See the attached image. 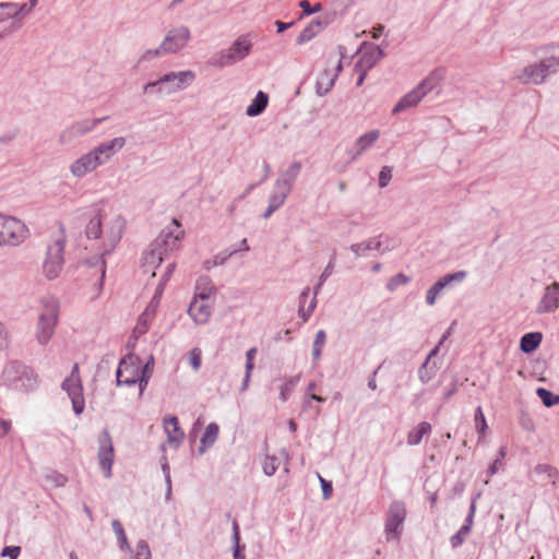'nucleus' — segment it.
<instances>
[{
	"mask_svg": "<svg viewBox=\"0 0 559 559\" xmlns=\"http://www.w3.org/2000/svg\"><path fill=\"white\" fill-rule=\"evenodd\" d=\"M126 226L127 222L122 214L104 206L98 207L86 224L85 235L87 239L97 241L96 248L99 252V257L94 262L88 260L87 263L92 266H98L100 280L104 278L106 272L104 258L116 249Z\"/></svg>",
	"mask_w": 559,
	"mask_h": 559,
	"instance_id": "nucleus-1",
	"label": "nucleus"
},
{
	"mask_svg": "<svg viewBox=\"0 0 559 559\" xmlns=\"http://www.w3.org/2000/svg\"><path fill=\"white\" fill-rule=\"evenodd\" d=\"M183 236L185 230L181 228V224L178 219L174 218L150 245L148 250L145 251L143 266L148 271L160 265L165 258L180 248Z\"/></svg>",
	"mask_w": 559,
	"mask_h": 559,
	"instance_id": "nucleus-2",
	"label": "nucleus"
},
{
	"mask_svg": "<svg viewBox=\"0 0 559 559\" xmlns=\"http://www.w3.org/2000/svg\"><path fill=\"white\" fill-rule=\"evenodd\" d=\"M60 313V302L53 296H43L39 299L38 317L35 325L34 337L36 342L45 346L52 338Z\"/></svg>",
	"mask_w": 559,
	"mask_h": 559,
	"instance_id": "nucleus-3",
	"label": "nucleus"
},
{
	"mask_svg": "<svg viewBox=\"0 0 559 559\" xmlns=\"http://www.w3.org/2000/svg\"><path fill=\"white\" fill-rule=\"evenodd\" d=\"M1 383L9 390L27 393L38 385V376L33 368L25 364L12 360L5 364L1 373Z\"/></svg>",
	"mask_w": 559,
	"mask_h": 559,
	"instance_id": "nucleus-4",
	"label": "nucleus"
},
{
	"mask_svg": "<svg viewBox=\"0 0 559 559\" xmlns=\"http://www.w3.org/2000/svg\"><path fill=\"white\" fill-rule=\"evenodd\" d=\"M195 78L197 74L192 70L170 71L160 75L156 81L146 83L143 91L156 95H171L188 88Z\"/></svg>",
	"mask_w": 559,
	"mask_h": 559,
	"instance_id": "nucleus-5",
	"label": "nucleus"
},
{
	"mask_svg": "<svg viewBox=\"0 0 559 559\" xmlns=\"http://www.w3.org/2000/svg\"><path fill=\"white\" fill-rule=\"evenodd\" d=\"M31 237V230L21 218L0 212V248H16Z\"/></svg>",
	"mask_w": 559,
	"mask_h": 559,
	"instance_id": "nucleus-6",
	"label": "nucleus"
},
{
	"mask_svg": "<svg viewBox=\"0 0 559 559\" xmlns=\"http://www.w3.org/2000/svg\"><path fill=\"white\" fill-rule=\"evenodd\" d=\"M444 79V70L437 69L424 79L414 90L405 94L393 107L392 114L399 115L407 109L416 107L420 100L430 92L439 87Z\"/></svg>",
	"mask_w": 559,
	"mask_h": 559,
	"instance_id": "nucleus-7",
	"label": "nucleus"
},
{
	"mask_svg": "<svg viewBox=\"0 0 559 559\" xmlns=\"http://www.w3.org/2000/svg\"><path fill=\"white\" fill-rule=\"evenodd\" d=\"M253 43L251 34L238 36L227 49L213 55L209 63L216 68H226L236 64L247 58L252 50Z\"/></svg>",
	"mask_w": 559,
	"mask_h": 559,
	"instance_id": "nucleus-8",
	"label": "nucleus"
},
{
	"mask_svg": "<svg viewBox=\"0 0 559 559\" xmlns=\"http://www.w3.org/2000/svg\"><path fill=\"white\" fill-rule=\"evenodd\" d=\"M559 71V53L543 59L539 63L528 64L518 72L516 79L522 84H542L550 74Z\"/></svg>",
	"mask_w": 559,
	"mask_h": 559,
	"instance_id": "nucleus-9",
	"label": "nucleus"
},
{
	"mask_svg": "<svg viewBox=\"0 0 559 559\" xmlns=\"http://www.w3.org/2000/svg\"><path fill=\"white\" fill-rule=\"evenodd\" d=\"M63 251L64 241L61 239L55 240L48 246L46 257L43 262V273L46 278H57L63 269Z\"/></svg>",
	"mask_w": 559,
	"mask_h": 559,
	"instance_id": "nucleus-10",
	"label": "nucleus"
},
{
	"mask_svg": "<svg viewBox=\"0 0 559 559\" xmlns=\"http://www.w3.org/2000/svg\"><path fill=\"white\" fill-rule=\"evenodd\" d=\"M61 386L72 402L73 412L76 415L82 414L85 407V401L78 364L73 366L70 376L63 380Z\"/></svg>",
	"mask_w": 559,
	"mask_h": 559,
	"instance_id": "nucleus-11",
	"label": "nucleus"
},
{
	"mask_svg": "<svg viewBox=\"0 0 559 559\" xmlns=\"http://www.w3.org/2000/svg\"><path fill=\"white\" fill-rule=\"evenodd\" d=\"M405 519V504L401 501H393L389 507L385 520L384 533L388 542L399 540Z\"/></svg>",
	"mask_w": 559,
	"mask_h": 559,
	"instance_id": "nucleus-12",
	"label": "nucleus"
},
{
	"mask_svg": "<svg viewBox=\"0 0 559 559\" xmlns=\"http://www.w3.org/2000/svg\"><path fill=\"white\" fill-rule=\"evenodd\" d=\"M140 359L132 355L122 358L116 371L117 385L140 384Z\"/></svg>",
	"mask_w": 559,
	"mask_h": 559,
	"instance_id": "nucleus-13",
	"label": "nucleus"
},
{
	"mask_svg": "<svg viewBox=\"0 0 559 559\" xmlns=\"http://www.w3.org/2000/svg\"><path fill=\"white\" fill-rule=\"evenodd\" d=\"M191 39V32L188 26L180 25L170 28L160 43L166 55L178 53L186 48Z\"/></svg>",
	"mask_w": 559,
	"mask_h": 559,
	"instance_id": "nucleus-14",
	"label": "nucleus"
},
{
	"mask_svg": "<svg viewBox=\"0 0 559 559\" xmlns=\"http://www.w3.org/2000/svg\"><path fill=\"white\" fill-rule=\"evenodd\" d=\"M99 167H102L99 162L95 157L93 151L90 150L73 159L68 166V170L73 179L81 180L87 175L96 171Z\"/></svg>",
	"mask_w": 559,
	"mask_h": 559,
	"instance_id": "nucleus-15",
	"label": "nucleus"
},
{
	"mask_svg": "<svg viewBox=\"0 0 559 559\" xmlns=\"http://www.w3.org/2000/svg\"><path fill=\"white\" fill-rule=\"evenodd\" d=\"M126 144L127 139L124 136H116L108 141L100 142L91 150L99 162V165L103 166L107 164L118 152H120Z\"/></svg>",
	"mask_w": 559,
	"mask_h": 559,
	"instance_id": "nucleus-16",
	"label": "nucleus"
},
{
	"mask_svg": "<svg viewBox=\"0 0 559 559\" xmlns=\"http://www.w3.org/2000/svg\"><path fill=\"white\" fill-rule=\"evenodd\" d=\"M99 467L105 478L111 477V468L114 464V445L108 431H103L99 436L98 449Z\"/></svg>",
	"mask_w": 559,
	"mask_h": 559,
	"instance_id": "nucleus-17",
	"label": "nucleus"
},
{
	"mask_svg": "<svg viewBox=\"0 0 559 559\" xmlns=\"http://www.w3.org/2000/svg\"><path fill=\"white\" fill-rule=\"evenodd\" d=\"M559 308V283L554 282L544 288V293L536 306V313H552Z\"/></svg>",
	"mask_w": 559,
	"mask_h": 559,
	"instance_id": "nucleus-18",
	"label": "nucleus"
},
{
	"mask_svg": "<svg viewBox=\"0 0 559 559\" xmlns=\"http://www.w3.org/2000/svg\"><path fill=\"white\" fill-rule=\"evenodd\" d=\"M338 49H340L341 58L337 60L334 71L331 72L330 70H324L322 73H320V75L318 78L317 94L319 96H324L331 91V88L334 86V83H335L340 72L343 69L342 58H343L345 48L340 47Z\"/></svg>",
	"mask_w": 559,
	"mask_h": 559,
	"instance_id": "nucleus-19",
	"label": "nucleus"
},
{
	"mask_svg": "<svg viewBox=\"0 0 559 559\" xmlns=\"http://www.w3.org/2000/svg\"><path fill=\"white\" fill-rule=\"evenodd\" d=\"M466 273L464 271L447 274L437 281L426 294V302L428 306H433L440 295V293L452 282H461L465 278Z\"/></svg>",
	"mask_w": 559,
	"mask_h": 559,
	"instance_id": "nucleus-20",
	"label": "nucleus"
},
{
	"mask_svg": "<svg viewBox=\"0 0 559 559\" xmlns=\"http://www.w3.org/2000/svg\"><path fill=\"white\" fill-rule=\"evenodd\" d=\"M384 239H386V237L378 235L369 238L368 240L353 243L349 249L357 258L366 255L367 252L373 250L384 253L391 249L388 245L384 246Z\"/></svg>",
	"mask_w": 559,
	"mask_h": 559,
	"instance_id": "nucleus-21",
	"label": "nucleus"
},
{
	"mask_svg": "<svg viewBox=\"0 0 559 559\" xmlns=\"http://www.w3.org/2000/svg\"><path fill=\"white\" fill-rule=\"evenodd\" d=\"M213 301L195 298L191 301L188 314L195 324H205L212 316Z\"/></svg>",
	"mask_w": 559,
	"mask_h": 559,
	"instance_id": "nucleus-22",
	"label": "nucleus"
},
{
	"mask_svg": "<svg viewBox=\"0 0 559 559\" xmlns=\"http://www.w3.org/2000/svg\"><path fill=\"white\" fill-rule=\"evenodd\" d=\"M380 138V131L374 129L370 130L362 135L358 136L350 150L352 159L355 160L365 154Z\"/></svg>",
	"mask_w": 559,
	"mask_h": 559,
	"instance_id": "nucleus-23",
	"label": "nucleus"
},
{
	"mask_svg": "<svg viewBox=\"0 0 559 559\" xmlns=\"http://www.w3.org/2000/svg\"><path fill=\"white\" fill-rule=\"evenodd\" d=\"M290 190L284 188L283 186L274 182L273 190L267 200V207L263 213V218H270L275 211H277L286 201L288 195L290 194Z\"/></svg>",
	"mask_w": 559,
	"mask_h": 559,
	"instance_id": "nucleus-24",
	"label": "nucleus"
},
{
	"mask_svg": "<svg viewBox=\"0 0 559 559\" xmlns=\"http://www.w3.org/2000/svg\"><path fill=\"white\" fill-rule=\"evenodd\" d=\"M163 426L168 443L178 449L185 439V432L179 427L178 418L176 416H167L163 420Z\"/></svg>",
	"mask_w": 559,
	"mask_h": 559,
	"instance_id": "nucleus-25",
	"label": "nucleus"
},
{
	"mask_svg": "<svg viewBox=\"0 0 559 559\" xmlns=\"http://www.w3.org/2000/svg\"><path fill=\"white\" fill-rule=\"evenodd\" d=\"M300 170L301 164L299 162H293L284 171L278 175L275 182L292 191L294 183L300 174Z\"/></svg>",
	"mask_w": 559,
	"mask_h": 559,
	"instance_id": "nucleus-26",
	"label": "nucleus"
},
{
	"mask_svg": "<svg viewBox=\"0 0 559 559\" xmlns=\"http://www.w3.org/2000/svg\"><path fill=\"white\" fill-rule=\"evenodd\" d=\"M155 312L156 311L154 307H146L145 310L140 314L132 332V337L135 341L148 331Z\"/></svg>",
	"mask_w": 559,
	"mask_h": 559,
	"instance_id": "nucleus-27",
	"label": "nucleus"
},
{
	"mask_svg": "<svg viewBox=\"0 0 559 559\" xmlns=\"http://www.w3.org/2000/svg\"><path fill=\"white\" fill-rule=\"evenodd\" d=\"M106 118H95L79 121L71 126L70 131L75 136L85 135L94 131Z\"/></svg>",
	"mask_w": 559,
	"mask_h": 559,
	"instance_id": "nucleus-28",
	"label": "nucleus"
},
{
	"mask_svg": "<svg viewBox=\"0 0 559 559\" xmlns=\"http://www.w3.org/2000/svg\"><path fill=\"white\" fill-rule=\"evenodd\" d=\"M309 294H310V288L309 287H305L299 296V309H298V313H299V317L306 322L310 316L312 314V312L314 311L316 309V306H317V299L316 297H312V299L310 300L309 305L306 306V302H307V299L309 297Z\"/></svg>",
	"mask_w": 559,
	"mask_h": 559,
	"instance_id": "nucleus-29",
	"label": "nucleus"
},
{
	"mask_svg": "<svg viewBox=\"0 0 559 559\" xmlns=\"http://www.w3.org/2000/svg\"><path fill=\"white\" fill-rule=\"evenodd\" d=\"M269 96L266 93L259 91L251 104L246 109V115L249 117H257L261 115L266 108Z\"/></svg>",
	"mask_w": 559,
	"mask_h": 559,
	"instance_id": "nucleus-30",
	"label": "nucleus"
},
{
	"mask_svg": "<svg viewBox=\"0 0 559 559\" xmlns=\"http://www.w3.org/2000/svg\"><path fill=\"white\" fill-rule=\"evenodd\" d=\"M543 334L540 332H530L524 334L520 341V349L530 354L534 352L542 343Z\"/></svg>",
	"mask_w": 559,
	"mask_h": 559,
	"instance_id": "nucleus-31",
	"label": "nucleus"
},
{
	"mask_svg": "<svg viewBox=\"0 0 559 559\" xmlns=\"http://www.w3.org/2000/svg\"><path fill=\"white\" fill-rule=\"evenodd\" d=\"M195 290V298L212 301L215 287L207 276H202L197 282Z\"/></svg>",
	"mask_w": 559,
	"mask_h": 559,
	"instance_id": "nucleus-32",
	"label": "nucleus"
},
{
	"mask_svg": "<svg viewBox=\"0 0 559 559\" xmlns=\"http://www.w3.org/2000/svg\"><path fill=\"white\" fill-rule=\"evenodd\" d=\"M324 27L323 22L313 20L307 27H305L297 37V44L304 45L314 38Z\"/></svg>",
	"mask_w": 559,
	"mask_h": 559,
	"instance_id": "nucleus-33",
	"label": "nucleus"
},
{
	"mask_svg": "<svg viewBox=\"0 0 559 559\" xmlns=\"http://www.w3.org/2000/svg\"><path fill=\"white\" fill-rule=\"evenodd\" d=\"M218 432L219 427L217 424L211 423L207 425L203 433V437L201 438V445L199 448L200 453H204L209 448H211L215 443L218 437Z\"/></svg>",
	"mask_w": 559,
	"mask_h": 559,
	"instance_id": "nucleus-34",
	"label": "nucleus"
},
{
	"mask_svg": "<svg viewBox=\"0 0 559 559\" xmlns=\"http://www.w3.org/2000/svg\"><path fill=\"white\" fill-rule=\"evenodd\" d=\"M382 55L383 52L380 48H376L371 51L364 52L360 56L359 60L357 61L355 68L367 71L377 63V61L382 57Z\"/></svg>",
	"mask_w": 559,
	"mask_h": 559,
	"instance_id": "nucleus-35",
	"label": "nucleus"
},
{
	"mask_svg": "<svg viewBox=\"0 0 559 559\" xmlns=\"http://www.w3.org/2000/svg\"><path fill=\"white\" fill-rule=\"evenodd\" d=\"M431 431V425L427 421H421L417 427L412 429L407 436V443L409 445H417L420 443L425 436Z\"/></svg>",
	"mask_w": 559,
	"mask_h": 559,
	"instance_id": "nucleus-36",
	"label": "nucleus"
},
{
	"mask_svg": "<svg viewBox=\"0 0 559 559\" xmlns=\"http://www.w3.org/2000/svg\"><path fill=\"white\" fill-rule=\"evenodd\" d=\"M44 479L51 488H62L68 483V476L55 469H47Z\"/></svg>",
	"mask_w": 559,
	"mask_h": 559,
	"instance_id": "nucleus-37",
	"label": "nucleus"
},
{
	"mask_svg": "<svg viewBox=\"0 0 559 559\" xmlns=\"http://www.w3.org/2000/svg\"><path fill=\"white\" fill-rule=\"evenodd\" d=\"M154 357L151 355L144 366L140 365V395L143 394L154 370Z\"/></svg>",
	"mask_w": 559,
	"mask_h": 559,
	"instance_id": "nucleus-38",
	"label": "nucleus"
},
{
	"mask_svg": "<svg viewBox=\"0 0 559 559\" xmlns=\"http://www.w3.org/2000/svg\"><path fill=\"white\" fill-rule=\"evenodd\" d=\"M438 371V366L435 362H429L425 360V362L418 369V377L423 383L429 382Z\"/></svg>",
	"mask_w": 559,
	"mask_h": 559,
	"instance_id": "nucleus-39",
	"label": "nucleus"
},
{
	"mask_svg": "<svg viewBox=\"0 0 559 559\" xmlns=\"http://www.w3.org/2000/svg\"><path fill=\"white\" fill-rule=\"evenodd\" d=\"M233 528V544H234V559H246V556L241 552L240 547V533H239V525L237 521H233L231 523Z\"/></svg>",
	"mask_w": 559,
	"mask_h": 559,
	"instance_id": "nucleus-40",
	"label": "nucleus"
},
{
	"mask_svg": "<svg viewBox=\"0 0 559 559\" xmlns=\"http://www.w3.org/2000/svg\"><path fill=\"white\" fill-rule=\"evenodd\" d=\"M326 341V334L323 330H319L316 333L312 348V357L314 360H319L321 357L322 348Z\"/></svg>",
	"mask_w": 559,
	"mask_h": 559,
	"instance_id": "nucleus-41",
	"label": "nucleus"
},
{
	"mask_svg": "<svg viewBox=\"0 0 559 559\" xmlns=\"http://www.w3.org/2000/svg\"><path fill=\"white\" fill-rule=\"evenodd\" d=\"M537 395L542 400L543 404L547 407L559 404V395L554 394L547 389L538 388Z\"/></svg>",
	"mask_w": 559,
	"mask_h": 559,
	"instance_id": "nucleus-42",
	"label": "nucleus"
},
{
	"mask_svg": "<svg viewBox=\"0 0 559 559\" xmlns=\"http://www.w3.org/2000/svg\"><path fill=\"white\" fill-rule=\"evenodd\" d=\"M165 51L163 50L162 45H159L157 48L153 49H146L138 59V63L142 64L145 62H150L154 59L160 58L165 56Z\"/></svg>",
	"mask_w": 559,
	"mask_h": 559,
	"instance_id": "nucleus-43",
	"label": "nucleus"
},
{
	"mask_svg": "<svg viewBox=\"0 0 559 559\" xmlns=\"http://www.w3.org/2000/svg\"><path fill=\"white\" fill-rule=\"evenodd\" d=\"M7 9H16V13L19 14V21L16 24V27H20L22 25V21L25 16L31 14L33 10L28 8V5L25 3H16V2H5Z\"/></svg>",
	"mask_w": 559,
	"mask_h": 559,
	"instance_id": "nucleus-44",
	"label": "nucleus"
},
{
	"mask_svg": "<svg viewBox=\"0 0 559 559\" xmlns=\"http://www.w3.org/2000/svg\"><path fill=\"white\" fill-rule=\"evenodd\" d=\"M112 530L118 538L120 548L123 549H130L127 535L124 533V530L121 525V523L118 520H114L111 522Z\"/></svg>",
	"mask_w": 559,
	"mask_h": 559,
	"instance_id": "nucleus-45",
	"label": "nucleus"
},
{
	"mask_svg": "<svg viewBox=\"0 0 559 559\" xmlns=\"http://www.w3.org/2000/svg\"><path fill=\"white\" fill-rule=\"evenodd\" d=\"M278 466H280V460L275 455H266L262 463L263 473L266 476L274 475L275 472L277 471Z\"/></svg>",
	"mask_w": 559,
	"mask_h": 559,
	"instance_id": "nucleus-46",
	"label": "nucleus"
},
{
	"mask_svg": "<svg viewBox=\"0 0 559 559\" xmlns=\"http://www.w3.org/2000/svg\"><path fill=\"white\" fill-rule=\"evenodd\" d=\"M298 381H299V378L298 377H294V378H290L289 380H287L281 386V390H280V399H281V401L286 402L288 400L289 395L292 394V392L296 388Z\"/></svg>",
	"mask_w": 559,
	"mask_h": 559,
	"instance_id": "nucleus-47",
	"label": "nucleus"
},
{
	"mask_svg": "<svg viewBox=\"0 0 559 559\" xmlns=\"http://www.w3.org/2000/svg\"><path fill=\"white\" fill-rule=\"evenodd\" d=\"M535 473L539 475H546L547 478L555 484L557 478V469L547 464H539L535 467Z\"/></svg>",
	"mask_w": 559,
	"mask_h": 559,
	"instance_id": "nucleus-48",
	"label": "nucleus"
},
{
	"mask_svg": "<svg viewBox=\"0 0 559 559\" xmlns=\"http://www.w3.org/2000/svg\"><path fill=\"white\" fill-rule=\"evenodd\" d=\"M135 559H152L148 544L143 539L136 543Z\"/></svg>",
	"mask_w": 559,
	"mask_h": 559,
	"instance_id": "nucleus-49",
	"label": "nucleus"
},
{
	"mask_svg": "<svg viewBox=\"0 0 559 559\" xmlns=\"http://www.w3.org/2000/svg\"><path fill=\"white\" fill-rule=\"evenodd\" d=\"M469 533L471 532L468 531V526H462L460 528V531L451 537V539H450L451 546L453 548H456V547L461 546L464 543L465 537Z\"/></svg>",
	"mask_w": 559,
	"mask_h": 559,
	"instance_id": "nucleus-50",
	"label": "nucleus"
},
{
	"mask_svg": "<svg viewBox=\"0 0 559 559\" xmlns=\"http://www.w3.org/2000/svg\"><path fill=\"white\" fill-rule=\"evenodd\" d=\"M392 178V168L390 166H383L379 173V187L384 188L389 185Z\"/></svg>",
	"mask_w": 559,
	"mask_h": 559,
	"instance_id": "nucleus-51",
	"label": "nucleus"
},
{
	"mask_svg": "<svg viewBox=\"0 0 559 559\" xmlns=\"http://www.w3.org/2000/svg\"><path fill=\"white\" fill-rule=\"evenodd\" d=\"M475 423L477 430L480 433H484L487 428V423L480 406H478L475 411Z\"/></svg>",
	"mask_w": 559,
	"mask_h": 559,
	"instance_id": "nucleus-52",
	"label": "nucleus"
},
{
	"mask_svg": "<svg viewBox=\"0 0 559 559\" xmlns=\"http://www.w3.org/2000/svg\"><path fill=\"white\" fill-rule=\"evenodd\" d=\"M189 361L193 370L198 371L201 367V350L199 348H193L189 353Z\"/></svg>",
	"mask_w": 559,
	"mask_h": 559,
	"instance_id": "nucleus-53",
	"label": "nucleus"
},
{
	"mask_svg": "<svg viewBox=\"0 0 559 559\" xmlns=\"http://www.w3.org/2000/svg\"><path fill=\"white\" fill-rule=\"evenodd\" d=\"M257 353H258V350L255 347H251L247 350L245 371L252 372V370L254 368V358H255Z\"/></svg>",
	"mask_w": 559,
	"mask_h": 559,
	"instance_id": "nucleus-54",
	"label": "nucleus"
},
{
	"mask_svg": "<svg viewBox=\"0 0 559 559\" xmlns=\"http://www.w3.org/2000/svg\"><path fill=\"white\" fill-rule=\"evenodd\" d=\"M409 278L406 275L400 273L390 280L388 283V289L394 290L399 285L407 284Z\"/></svg>",
	"mask_w": 559,
	"mask_h": 559,
	"instance_id": "nucleus-55",
	"label": "nucleus"
},
{
	"mask_svg": "<svg viewBox=\"0 0 559 559\" xmlns=\"http://www.w3.org/2000/svg\"><path fill=\"white\" fill-rule=\"evenodd\" d=\"M21 554L20 546H5L1 550V557H9L10 559H17Z\"/></svg>",
	"mask_w": 559,
	"mask_h": 559,
	"instance_id": "nucleus-56",
	"label": "nucleus"
},
{
	"mask_svg": "<svg viewBox=\"0 0 559 559\" xmlns=\"http://www.w3.org/2000/svg\"><path fill=\"white\" fill-rule=\"evenodd\" d=\"M237 253V250L224 251L213 258V264L223 265L230 257Z\"/></svg>",
	"mask_w": 559,
	"mask_h": 559,
	"instance_id": "nucleus-57",
	"label": "nucleus"
},
{
	"mask_svg": "<svg viewBox=\"0 0 559 559\" xmlns=\"http://www.w3.org/2000/svg\"><path fill=\"white\" fill-rule=\"evenodd\" d=\"M165 284H166V282H163V281L159 282L158 286L155 289V294L147 307H154L155 310L157 309Z\"/></svg>",
	"mask_w": 559,
	"mask_h": 559,
	"instance_id": "nucleus-58",
	"label": "nucleus"
},
{
	"mask_svg": "<svg viewBox=\"0 0 559 559\" xmlns=\"http://www.w3.org/2000/svg\"><path fill=\"white\" fill-rule=\"evenodd\" d=\"M299 7L302 9V12L307 15L317 13L321 10V4L316 3L314 7L310 5V2L307 0H302L299 2Z\"/></svg>",
	"mask_w": 559,
	"mask_h": 559,
	"instance_id": "nucleus-59",
	"label": "nucleus"
},
{
	"mask_svg": "<svg viewBox=\"0 0 559 559\" xmlns=\"http://www.w3.org/2000/svg\"><path fill=\"white\" fill-rule=\"evenodd\" d=\"M475 512H476V499H473L471 502V506H469L468 514L465 519V523L462 525V526H468L469 532L472 530V525L474 522Z\"/></svg>",
	"mask_w": 559,
	"mask_h": 559,
	"instance_id": "nucleus-60",
	"label": "nucleus"
},
{
	"mask_svg": "<svg viewBox=\"0 0 559 559\" xmlns=\"http://www.w3.org/2000/svg\"><path fill=\"white\" fill-rule=\"evenodd\" d=\"M3 22L11 19L13 20L12 25L16 27L19 21V14L16 13V9H3L2 10Z\"/></svg>",
	"mask_w": 559,
	"mask_h": 559,
	"instance_id": "nucleus-61",
	"label": "nucleus"
},
{
	"mask_svg": "<svg viewBox=\"0 0 559 559\" xmlns=\"http://www.w3.org/2000/svg\"><path fill=\"white\" fill-rule=\"evenodd\" d=\"M334 270V258L330 260L328 265L324 267L323 272L319 276V280H321V283H324L333 273Z\"/></svg>",
	"mask_w": 559,
	"mask_h": 559,
	"instance_id": "nucleus-62",
	"label": "nucleus"
},
{
	"mask_svg": "<svg viewBox=\"0 0 559 559\" xmlns=\"http://www.w3.org/2000/svg\"><path fill=\"white\" fill-rule=\"evenodd\" d=\"M160 467L165 477V483H169L170 478V468L168 464V460L166 455H163L160 459Z\"/></svg>",
	"mask_w": 559,
	"mask_h": 559,
	"instance_id": "nucleus-63",
	"label": "nucleus"
},
{
	"mask_svg": "<svg viewBox=\"0 0 559 559\" xmlns=\"http://www.w3.org/2000/svg\"><path fill=\"white\" fill-rule=\"evenodd\" d=\"M320 478V483L322 485V495H323V498L324 499H329L332 495V484L330 481H326L324 478H322L321 476L319 477Z\"/></svg>",
	"mask_w": 559,
	"mask_h": 559,
	"instance_id": "nucleus-64",
	"label": "nucleus"
}]
</instances>
